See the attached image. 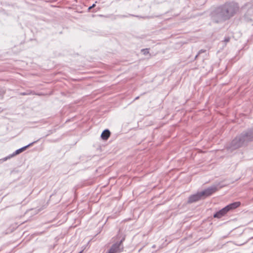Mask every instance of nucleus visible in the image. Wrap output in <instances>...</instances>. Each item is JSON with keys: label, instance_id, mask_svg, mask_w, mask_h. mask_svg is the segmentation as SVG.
Segmentation results:
<instances>
[{"label": "nucleus", "instance_id": "1", "mask_svg": "<svg viewBox=\"0 0 253 253\" xmlns=\"http://www.w3.org/2000/svg\"><path fill=\"white\" fill-rule=\"evenodd\" d=\"M239 10V7L236 3H225L221 7L217 9L213 16V20L216 22L226 20L233 16Z\"/></svg>", "mask_w": 253, "mask_h": 253}, {"label": "nucleus", "instance_id": "2", "mask_svg": "<svg viewBox=\"0 0 253 253\" xmlns=\"http://www.w3.org/2000/svg\"><path fill=\"white\" fill-rule=\"evenodd\" d=\"M253 140V129H251L242 133L240 136L236 137L232 141L231 147L232 149L238 148Z\"/></svg>", "mask_w": 253, "mask_h": 253}, {"label": "nucleus", "instance_id": "3", "mask_svg": "<svg viewBox=\"0 0 253 253\" xmlns=\"http://www.w3.org/2000/svg\"><path fill=\"white\" fill-rule=\"evenodd\" d=\"M217 189L215 187L209 188L201 192L197 193L196 194L191 195L189 197L188 201V203H192L197 202L202 198H205L213 193L215 192Z\"/></svg>", "mask_w": 253, "mask_h": 253}, {"label": "nucleus", "instance_id": "4", "mask_svg": "<svg viewBox=\"0 0 253 253\" xmlns=\"http://www.w3.org/2000/svg\"><path fill=\"white\" fill-rule=\"evenodd\" d=\"M122 241H121L119 243H116L112 245L107 253H116L117 252H121L122 250L120 249V247L122 244Z\"/></svg>", "mask_w": 253, "mask_h": 253}, {"label": "nucleus", "instance_id": "5", "mask_svg": "<svg viewBox=\"0 0 253 253\" xmlns=\"http://www.w3.org/2000/svg\"><path fill=\"white\" fill-rule=\"evenodd\" d=\"M228 211H227L226 209L225 208H223L221 210H220L219 211H217L216 212L214 215L213 217L214 218H220L225 215Z\"/></svg>", "mask_w": 253, "mask_h": 253}, {"label": "nucleus", "instance_id": "6", "mask_svg": "<svg viewBox=\"0 0 253 253\" xmlns=\"http://www.w3.org/2000/svg\"><path fill=\"white\" fill-rule=\"evenodd\" d=\"M241 203L240 202H236L227 205L225 207V208L226 209L227 211H229L230 210H234L239 207Z\"/></svg>", "mask_w": 253, "mask_h": 253}, {"label": "nucleus", "instance_id": "7", "mask_svg": "<svg viewBox=\"0 0 253 253\" xmlns=\"http://www.w3.org/2000/svg\"><path fill=\"white\" fill-rule=\"evenodd\" d=\"M110 136V132L108 129L104 130L101 135V137L103 140H106Z\"/></svg>", "mask_w": 253, "mask_h": 253}, {"label": "nucleus", "instance_id": "8", "mask_svg": "<svg viewBox=\"0 0 253 253\" xmlns=\"http://www.w3.org/2000/svg\"><path fill=\"white\" fill-rule=\"evenodd\" d=\"M30 145H27V146H25V147H22V148H20V149H18V150H17L15 152L14 154H13V156H14V155H15L19 154V153H20L21 152H23V151H24V150H25V149H26V148H27L29 146H30Z\"/></svg>", "mask_w": 253, "mask_h": 253}, {"label": "nucleus", "instance_id": "9", "mask_svg": "<svg viewBox=\"0 0 253 253\" xmlns=\"http://www.w3.org/2000/svg\"><path fill=\"white\" fill-rule=\"evenodd\" d=\"M229 40H230L229 38H227L225 39L224 42H227L229 41Z\"/></svg>", "mask_w": 253, "mask_h": 253}, {"label": "nucleus", "instance_id": "10", "mask_svg": "<svg viewBox=\"0 0 253 253\" xmlns=\"http://www.w3.org/2000/svg\"><path fill=\"white\" fill-rule=\"evenodd\" d=\"M95 4H93L92 6H90L89 8H88V9L90 10V9H91L92 8H93V7L95 6Z\"/></svg>", "mask_w": 253, "mask_h": 253}, {"label": "nucleus", "instance_id": "11", "mask_svg": "<svg viewBox=\"0 0 253 253\" xmlns=\"http://www.w3.org/2000/svg\"><path fill=\"white\" fill-rule=\"evenodd\" d=\"M22 95H27V94H28V93H22Z\"/></svg>", "mask_w": 253, "mask_h": 253}, {"label": "nucleus", "instance_id": "12", "mask_svg": "<svg viewBox=\"0 0 253 253\" xmlns=\"http://www.w3.org/2000/svg\"><path fill=\"white\" fill-rule=\"evenodd\" d=\"M142 51L144 52V54L146 53V52L145 49L142 50Z\"/></svg>", "mask_w": 253, "mask_h": 253}, {"label": "nucleus", "instance_id": "13", "mask_svg": "<svg viewBox=\"0 0 253 253\" xmlns=\"http://www.w3.org/2000/svg\"><path fill=\"white\" fill-rule=\"evenodd\" d=\"M82 253V251L80 252L79 253Z\"/></svg>", "mask_w": 253, "mask_h": 253}]
</instances>
